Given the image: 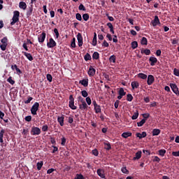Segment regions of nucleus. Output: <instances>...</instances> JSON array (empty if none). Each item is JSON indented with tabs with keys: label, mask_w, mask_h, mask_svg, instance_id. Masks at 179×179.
I'll return each instance as SVG.
<instances>
[{
	"label": "nucleus",
	"mask_w": 179,
	"mask_h": 179,
	"mask_svg": "<svg viewBox=\"0 0 179 179\" xmlns=\"http://www.w3.org/2000/svg\"><path fill=\"white\" fill-rule=\"evenodd\" d=\"M92 45L94 47H96V45H97V34H96V33L94 34V38L92 40Z\"/></svg>",
	"instance_id": "26"
},
{
	"label": "nucleus",
	"mask_w": 179,
	"mask_h": 179,
	"mask_svg": "<svg viewBox=\"0 0 179 179\" xmlns=\"http://www.w3.org/2000/svg\"><path fill=\"white\" fill-rule=\"evenodd\" d=\"M131 87L133 90L138 89L139 87V83L138 81L131 82Z\"/></svg>",
	"instance_id": "27"
},
{
	"label": "nucleus",
	"mask_w": 179,
	"mask_h": 179,
	"mask_svg": "<svg viewBox=\"0 0 179 179\" xmlns=\"http://www.w3.org/2000/svg\"><path fill=\"white\" fill-rule=\"evenodd\" d=\"M77 40L78 41V46L82 47L83 45V36H82V34L78 33L77 34Z\"/></svg>",
	"instance_id": "8"
},
{
	"label": "nucleus",
	"mask_w": 179,
	"mask_h": 179,
	"mask_svg": "<svg viewBox=\"0 0 179 179\" xmlns=\"http://www.w3.org/2000/svg\"><path fill=\"white\" fill-rule=\"evenodd\" d=\"M79 10H83L84 12L86 11V7L82 3H80L78 6Z\"/></svg>",
	"instance_id": "48"
},
{
	"label": "nucleus",
	"mask_w": 179,
	"mask_h": 179,
	"mask_svg": "<svg viewBox=\"0 0 179 179\" xmlns=\"http://www.w3.org/2000/svg\"><path fill=\"white\" fill-rule=\"evenodd\" d=\"M25 121H27V122H30V121H31V115L25 117Z\"/></svg>",
	"instance_id": "64"
},
{
	"label": "nucleus",
	"mask_w": 179,
	"mask_h": 179,
	"mask_svg": "<svg viewBox=\"0 0 179 179\" xmlns=\"http://www.w3.org/2000/svg\"><path fill=\"white\" fill-rule=\"evenodd\" d=\"M20 16V13L18 10H15L13 12V16L12 19V22H10V25L13 26L15 23H17L19 22V17Z\"/></svg>",
	"instance_id": "1"
},
{
	"label": "nucleus",
	"mask_w": 179,
	"mask_h": 179,
	"mask_svg": "<svg viewBox=\"0 0 179 179\" xmlns=\"http://www.w3.org/2000/svg\"><path fill=\"white\" fill-rule=\"evenodd\" d=\"M69 106L70 107V108H71V110H76V108H78V107L75 106V99L73 98V95L69 96Z\"/></svg>",
	"instance_id": "3"
},
{
	"label": "nucleus",
	"mask_w": 179,
	"mask_h": 179,
	"mask_svg": "<svg viewBox=\"0 0 179 179\" xmlns=\"http://www.w3.org/2000/svg\"><path fill=\"white\" fill-rule=\"evenodd\" d=\"M141 157H142V151H138L136 153L135 157H133V160H139Z\"/></svg>",
	"instance_id": "15"
},
{
	"label": "nucleus",
	"mask_w": 179,
	"mask_h": 179,
	"mask_svg": "<svg viewBox=\"0 0 179 179\" xmlns=\"http://www.w3.org/2000/svg\"><path fill=\"white\" fill-rule=\"evenodd\" d=\"M132 100H134V96H132V94H128L127 95V101H132Z\"/></svg>",
	"instance_id": "43"
},
{
	"label": "nucleus",
	"mask_w": 179,
	"mask_h": 179,
	"mask_svg": "<svg viewBox=\"0 0 179 179\" xmlns=\"http://www.w3.org/2000/svg\"><path fill=\"white\" fill-rule=\"evenodd\" d=\"M92 155H94V156H99V151L97 150V149H94L92 150Z\"/></svg>",
	"instance_id": "62"
},
{
	"label": "nucleus",
	"mask_w": 179,
	"mask_h": 179,
	"mask_svg": "<svg viewBox=\"0 0 179 179\" xmlns=\"http://www.w3.org/2000/svg\"><path fill=\"white\" fill-rule=\"evenodd\" d=\"M129 136H132V133H131V132H124L122 134V137L124 138V139H127V138H129Z\"/></svg>",
	"instance_id": "28"
},
{
	"label": "nucleus",
	"mask_w": 179,
	"mask_h": 179,
	"mask_svg": "<svg viewBox=\"0 0 179 179\" xmlns=\"http://www.w3.org/2000/svg\"><path fill=\"white\" fill-rule=\"evenodd\" d=\"M46 78L48 80V82H52V76H51V74H47Z\"/></svg>",
	"instance_id": "55"
},
{
	"label": "nucleus",
	"mask_w": 179,
	"mask_h": 179,
	"mask_svg": "<svg viewBox=\"0 0 179 179\" xmlns=\"http://www.w3.org/2000/svg\"><path fill=\"white\" fill-rule=\"evenodd\" d=\"M94 107V110L96 114H99V113H101V108L100 107V105H96Z\"/></svg>",
	"instance_id": "30"
},
{
	"label": "nucleus",
	"mask_w": 179,
	"mask_h": 179,
	"mask_svg": "<svg viewBox=\"0 0 179 179\" xmlns=\"http://www.w3.org/2000/svg\"><path fill=\"white\" fill-rule=\"evenodd\" d=\"M146 122L145 119H142L139 122H137L138 127H143V124Z\"/></svg>",
	"instance_id": "37"
},
{
	"label": "nucleus",
	"mask_w": 179,
	"mask_h": 179,
	"mask_svg": "<svg viewBox=\"0 0 179 179\" xmlns=\"http://www.w3.org/2000/svg\"><path fill=\"white\" fill-rule=\"evenodd\" d=\"M154 82H155V77L152 75H148V80H147V84L148 85V86L153 85Z\"/></svg>",
	"instance_id": "9"
},
{
	"label": "nucleus",
	"mask_w": 179,
	"mask_h": 179,
	"mask_svg": "<svg viewBox=\"0 0 179 179\" xmlns=\"http://www.w3.org/2000/svg\"><path fill=\"white\" fill-rule=\"evenodd\" d=\"M160 132H162V131L159 129H154L152 130V136H157L160 135Z\"/></svg>",
	"instance_id": "22"
},
{
	"label": "nucleus",
	"mask_w": 179,
	"mask_h": 179,
	"mask_svg": "<svg viewBox=\"0 0 179 179\" xmlns=\"http://www.w3.org/2000/svg\"><path fill=\"white\" fill-rule=\"evenodd\" d=\"M142 115L143 117V120H145V121L149 118V117H150V114L149 113H143Z\"/></svg>",
	"instance_id": "57"
},
{
	"label": "nucleus",
	"mask_w": 179,
	"mask_h": 179,
	"mask_svg": "<svg viewBox=\"0 0 179 179\" xmlns=\"http://www.w3.org/2000/svg\"><path fill=\"white\" fill-rule=\"evenodd\" d=\"M45 32H42V34L38 35V43H43L45 41Z\"/></svg>",
	"instance_id": "7"
},
{
	"label": "nucleus",
	"mask_w": 179,
	"mask_h": 179,
	"mask_svg": "<svg viewBox=\"0 0 179 179\" xmlns=\"http://www.w3.org/2000/svg\"><path fill=\"white\" fill-rule=\"evenodd\" d=\"M159 155L162 156V157H164L166 155V150L162 149L158 151Z\"/></svg>",
	"instance_id": "35"
},
{
	"label": "nucleus",
	"mask_w": 179,
	"mask_h": 179,
	"mask_svg": "<svg viewBox=\"0 0 179 179\" xmlns=\"http://www.w3.org/2000/svg\"><path fill=\"white\" fill-rule=\"evenodd\" d=\"M85 100H86L87 104H88V106H90V104H92V99H90V97L87 96Z\"/></svg>",
	"instance_id": "58"
},
{
	"label": "nucleus",
	"mask_w": 179,
	"mask_h": 179,
	"mask_svg": "<svg viewBox=\"0 0 179 179\" xmlns=\"http://www.w3.org/2000/svg\"><path fill=\"white\" fill-rule=\"evenodd\" d=\"M1 43L2 44H8V37L5 36L1 40Z\"/></svg>",
	"instance_id": "52"
},
{
	"label": "nucleus",
	"mask_w": 179,
	"mask_h": 179,
	"mask_svg": "<svg viewBox=\"0 0 179 179\" xmlns=\"http://www.w3.org/2000/svg\"><path fill=\"white\" fill-rule=\"evenodd\" d=\"M76 19L77 20H79V22H82V15L80 13H78L76 14Z\"/></svg>",
	"instance_id": "44"
},
{
	"label": "nucleus",
	"mask_w": 179,
	"mask_h": 179,
	"mask_svg": "<svg viewBox=\"0 0 179 179\" xmlns=\"http://www.w3.org/2000/svg\"><path fill=\"white\" fill-rule=\"evenodd\" d=\"M109 46H110V45L107 43V41L104 40L103 43H102V47L107 48V47H109Z\"/></svg>",
	"instance_id": "61"
},
{
	"label": "nucleus",
	"mask_w": 179,
	"mask_h": 179,
	"mask_svg": "<svg viewBox=\"0 0 179 179\" xmlns=\"http://www.w3.org/2000/svg\"><path fill=\"white\" fill-rule=\"evenodd\" d=\"M81 94L83 96V97H87V96H89V94H87V92L86 90H83L81 91Z\"/></svg>",
	"instance_id": "53"
},
{
	"label": "nucleus",
	"mask_w": 179,
	"mask_h": 179,
	"mask_svg": "<svg viewBox=\"0 0 179 179\" xmlns=\"http://www.w3.org/2000/svg\"><path fill=\"white\" fill-rule=\"evenodd\" d=\"M76 39L75 38H73L72 41H71V47L72 48H75L76 47Z\"/></svg>",
	"instance_id": "45"
},
{
	"label": "nucleus",
	"mask_w": 179,
	"mask_h": 179,
	"mask_svg": "<svg viewBox=\"0 0 179 179\" xmlns=\"http://www.w3.org/2000/svg\"><path fill=\"white\" fill-rule=\"evenodd\" d=\"M54 33L55 34L56 38H58L59 37V32L58 31V29L55 28L54 29Z\"/></svg>",
	"instance_id": "54"
},
{
	"label": "nucleus",
	"mask_w": 179,
	"mask_h": 179,
	"mask_svg": "<svg viewBox=\"0 0 179 179\" xmlns=\"http://www.w3.org/2000/svg\"><path fill=\"white\" fill-rule=\"evenodd\" d=\"M152 26H156L157 24H160V20L157 15L155 16L154 20L152 21Z\"/></svg>",
	"instance_id": "14"
},
{
	"label": "nucleus",
	"mask_w": 179,
	"mask_h": 179,
	"mask_svg": "<svg viewBox=\"0 0 179 179\" xmlns=\"http://www.w3.org/2000/svg\"><path fill=\"white\" fill-rule=\"evenodd\" d=\"M125 94H127V92L124 91V88H120L119 90V95L125 96Z\"/></svg>",
	"instance_id": "46"
},
{
	"label": "nucleus",
	"mask_w": 179,
	"mask_h": 179,
	"mask_svg": "<svg viewBox=\"0 0 179 179\" xmlns=\"http://www.w3.org/2000/svg\"><path fill=\"white\" fill-rule=\"evenodd\" d=\"M44 166V162L41 161L36 164L37 170H41V168Z\"/></svg>",
	"instance_id": "31"
},
{
	"label": "nucleus",
	"mask_w": 179,
	"mask_h": 179,
	"mask_svg": "<svg viewBox=\"0 0 179 179\" xmlns=\"http://www.w3.org/2000/svg\"><path fill=\"white\" fill-rule=\"evenodd\" d=\"M131 48L133 50H135V48H138V42L137 41L131 42Z\"/></svg>",
	"instance_id": "40"
},
{
	"label": "nucleus",
	"mask_w": 179,
	"mask_h": 179,
	"mask_svg": "<svg viewBox=\"0 0 179 179\" xmlns=\"http://www.w3.org/2000/svg\"><path fill=\"white\" fill-rule=\"evenodd\" d=\"M3 135H5V129H1L0 131V143H3Z\"/></svg>",
	"instance_id": "23"
},
{
	"label": "nucleus",
	"mask_w": 179,
	"mask_h": 179,
	"mask_svg": "<svg viewBox=\"0 0 179 179\" xmlns=\"http://www.w3.org/2000/svg\"><path fill=\"white\" fill-rule=\"evenodd\" d=\"M150 61V64L151 66H155V65H156V64L157 63V58L155 57H150L149 59Z\"/></svg>",
	"instance_id": "12"
},
{
	"label": "nucleus",
	"mask_w": 179,
	"mask_h": 179,
	"mask_svg": "<svg viewBox=\"0 0 179 179\" xmlns=\"http://www.w3.org/2000/svg\"><path fill=\"white\" fill-rule=\"evenodd\" d=\"M74 179H85V177L82 174H77Z\"/></svg>",
	"instance_id": "59"
},
{
	"label": "nucleus",
	"mask_w": 179,
	"mask_h": 179,
	"mask_svg": "<svg viewBox=\"0 0 179 179\" xmlns=\"http://www.w3.org/2000/svg\"><path fill=\"white\" fill-rule=\"evenodd\" d=\"M39 108L40 103L38 102H35L31 108V114H32V115H37V111H38Z\"/></svg>",
	"instance_id": "2"
},
{
	"label": "nucleus",
	"mask_w": 179,
	"mask_h": 179,
	"mask_svg": "<svg viewBox=\"0 0 179 179\" xmlns=\"http://www.w3.org/2000/svg\"><path fill=\"white\" fill-rule=\"evenodd\" d=\"M138 78H140V79H148V76L145 73H140L138 74Z\"/></svg>",
	"instance_id": "32"
},
{
	"label": "nucleus",
	"mask_w": 179,
	"mask_h": 179,
	"mask_svg": "<svg viewBox=\"0 0 179 179\" xmlns=\"http://www.w3.org/2000/svg\"><path fill=\"white\" fill-rule=\"evenodd\" d=\"M31 135H40L41 134V129L38 127H33L31 130Z\"/></svg>",
	"instance_id": "5"
},
{
	"label": "nucleus",
	"mask_w": 179,
	"mask_h": 179,
	"mask_svg": "<svg viewBox=\"0 0 179 179\" xmlns=\"http://www.w3.org/2000/svg\"><path fill=\"white\" fill-rule=\"evenodd\" d=\"M173 73H174L175 76H179V69H173Z\"/></svg>",
	"instance_id": "60"
},
{
	"label": "nucleus",
	"mask_w": 179,
	"mask_h": 179,
	"mask_svg": "<svg viewBox=\"0 0 179 179\" xmlns=\"http://www.w3.org/2000/svg\"><path fill=\"white\" fill-rule=\"evenodd\" d=\"M33 13V5H31L30 7H29V10L27 12V16H28V17L29 16H31V14Z\"/></svg>",
	"instance_id": "29"
},
{
	"label": "nucleus",
	"mask_w": 179,
	"mask_h": 179,
	"mask_svg": "<svg viewBox=\"0 0 179 179\" xmlns=\"http://www.w3.org/2000/svg\"><path fill=\"white\" fill-rule=\"evenodd\" d=\"M117 59V57H115V55H111L109 57V62H113V64H115V61Z\"/></svg>",
	"instance_id": "34"
},
{
	"label": "nucleus",
	"mask_w": 179,
	"mask_h": 179,
	"mask_svg": "<svg viewBox=\"0 0 179 179\" xmlns=\"http://www.w3.org/2000/svg\"><path fill=\"white\" fill-rule=\"evenodd\" d=\"M139 117V112L136 111L134 113V115L131 117V120H136Z\"/></svg>",
	"instance_id": "41"
},
{
	"label": "nucleus",
	"mask_w": 179,
	"mask_h": 179,
	"mask_svg": "<svg viewBox=\"0 0 179 179\" xmlns=\"http://www.w3.org/2000/svg\"><path fill=\"white\" fill-rule=\"evenodd\" d=\"M122 173H123V174H129V171H128V169H127L126 166L122 167L121 169Z\"/></svg>",
	"instance_id": "42"
},
{
	"label": "nucleus",
	"mask_w": 179,
	"mask_h": 179,
	"mask_svg": "<svg viewBox=\"0 0 179 179\" xmlns=\"http://www.w3.org/2000/svg\"><path fill=\"white\" fill-rule=\"evenodd\" d=\"M104 145V149H106V150H110L111 149V144L110 143V142L108 141H105L103 143Z\"/></svg>",
	"instance_id": "21"
},
{
	"label": "nucleus",
	"mask_w": 179,
	"mask_h": 179,
	"mask_svg": "<svg viewBox=\"0 0 179 179\" xmlns=\"http://www.w3.org/2000/svg\"><path fill=\"white\" fill-rule=\"evenodd\" d=\"M6 47H8V44L2 43L1 45H0V48L1 51H5L6 50Z\"/></svg>",
	"instance_id": "47"
},
{
	"label": "nucleus",
	"mask_w": 179,
	"mask_h": 179,
	"mask_svg": "<svg viewBox=\"0 0 179 179\" xmlns=\"http://www.w3.org/2000/svg\"><path fill=\"white\" fill-rule=\"evenodd\" d=\"M170 87H171L172 91L173 92V93H175V94H176V96H179L178 87H177V85L171 83Z\"/></svg>",
	"instance_id": "6"
},
{
	"label": "nucleus",
	"mask_w": 179,
	"mask_h": 179,
	"mask_svg": "<svg viewBox=\"0 0 179 179\" xmlns=\"http://www.w3.org/2000/svg\"><path fill=\"white\" fill-rule=\"evenodd\" d=\"M84 59H85V61H90V59H92V56H90V54L87 53V54L84 56Z\"/></svg>",
	"instance_id": "39"
},
{
	"label": "nucleus",
	"mask_w": 179,
	"mask_h": 179,
	"mask_svg": "<svg viewBox=\"0 0 179 179\" xmlns=\"http://www.w3.org/2000/svg\"><path fill=\"white\" fill-rule=\"evenodd\" d=\"M80 85H82L83 86H84V87H87V86H89V79L85 78L83 80H81L79 81Z\"/></svg>",
	"instance_id": "11"
},
{
	"label": "nucleus",
	"mask_w": 179,
	"mask_h": 179,
	"mask_svg": "<svg viewBox=\"0 0 179 179\" xmlns=\"http://www.w3.org/2000/svg\"><path fill=\"white\" fill-rule=\"evenodd\" d=\"M88 75L89 76H94V75H96V69H94V68H93L92 66L88 70Z\"/></svg>",
	"instance_id": "13"
},
{
	"label": "nucleus",
	"mask_w": 179,
	"mask_h": 179,
	"mask_svg": "<svg viewBox=\"0 0 179 179\" xmlns=\"http://www.w3.org/2000/svg\"><path fill=\"white\" fill-rule=\"evenodd\" d=\"M142 45H148V38L145 37H143L141 39Z\"/></svg>",
	"instance_id": "38"
},
{
	"label": "nucleus",
	"mask_w": 179,
	"mask_h": 179,
	"mask_svg": "<svg viewBox=\"0 0 179 179\" xmlns=\"http://www.w3.org/2000/svg\"><path fill=\"white\" fill-rule=\"evenodd\" d=\"M13 68H15L17 75H20L22 74V71L20 70V69L17 68V65L15 64V65H12L11 66V69L13 70Z\"/></svg>",
	"instance_id": "25"
},
{
	"label": "nucleus",
	"mask_w": 179,
	"mask_h": 179,
	"mask_svg": "<svg viewBox=\"0 0 179 179\" xmlns=\"http://www.w3.org/2000/svg\"><path fill=\"white\" fill-rule=\"evenodd\" d=\"M19 8L20 9H23V10H26V8H27V4H26L24 1H20L19 3Z\"/></svg>",
	"instance_id": "19"
},
{
	"label": "nucleus",
	"mask_w": 179,
	"mask_h": 179,
	"mask_svg": "<svg viewBox=\"0 0 179 179\" xmlns=\"http://www.w3.org/2000/svg\"><path fill=\"white\" fill-rule=\"evenodd\" d=\"M141 54H145V55H150L151 52L149 49H141Z\"/></svg>",
	"instance_id": "24"
},
{
	"label": "nucleus",
	"mask_w": 179,
	"mask_h": 179,
	"mask_svg": "<svg viewBox=\"0 0 179 179\" xmlns=\"http://www.w3.org/2000/svg\"><path fill=\"white\" fill-rule=\"evenodd\" d=\"M147 135L148 134H146V131H143L142 134L141 133L136 134V136H137V138H139V139H142V138H146Z\"/></svg>",
	"instance_id": "16"
},
{
	"label": "nucleus",
	"mask_w": 179,
	"mask_h": 179,
	"mask_svg": "<svg viewBox=\"0 0 179 179\" xmlns=\"http://www.w3.org/2000/svg\"><path fill=\"white\" fill-rule=\"evenodd\" d=\"M172 156H174L175 157H179V150L177 152H173Z\"/></svg>",
	"instance_id": "63"
},
{
	"label": "nucleus",
	"mask_w": 179,
	"mask_h": 179,
	"mask_svg": "<svg viewBox=\"0 0 179 179\" xmlns=\"http://www.w3.org/2000/svg\"><path fill=\"white\" fill-rule=\"evenodd\" d=\"M61 145L62 146H65L66 143V138H65L64 136L62 137L61 138Z\"/></svg>",
	"instance_id": "49"
},
{
	"label": "nucleus",
	"mask_w": 179,
	"mask_h": 179,
	"mask_svg": "<svg viewBox=\"0 0 179 179\" xmlns=\"http://www.w3.org/2000/svg\"><path fill=\"white\" fill-rule=\"evenodd\" d=\"M90 17V15H89L88 13H85L83 15V20H85V22H87Z\"/></svg>",
	"instance_id": "36"
},
{
	"label": "nucleus",
	"mask_w": 179,
	"mask_h": 179,
	"mask_svg": "<svg viewBox=\"0 0 179 179\" xmlns=\"http://www.w3.org/2000/svg\"><path fill=\"white\" fill-rule=\"evenodd\" d=\"M22 54H24V57H26L29 61H33L34 58L31 54L27 53V52H22Z\"/></svg>",
	"instance_id": "20"
},
{
	"label": "nucleus",
	"mask_w": 179,
	"mask_h": 179,
	"mask_svg": "<svg viewBox=\"0 0 179 179\" xmlns=\"http://www.w3.org/2000/svg\"><path fill=\"white\" fill-rule=\"evenodd\" d=\"M7 82H8V83H10V85H13L15 83V80H13V79H12V76H10L7 79Z\"/></svg>",
	"instance_id": "51"
},
{
	"label": "nucleus",
	"mask_w": 179,
	"mask_h": 179,
	"mask_svg": "<svg viewBox=\"0 0 179 179\" xmlns=\"http://www.w3.org/2000/svg\"><path fill=\"white\" fill-rule=\"evenodd\" d=\"M96 173L99 177H101V178H106V173H104V169H97Z\"/></svg>",
	"instance_id": "10"
},
{
	"label": "nucleus",
	"mask_w": 179,
	"mask_h": 179,
	"mask_svg": "<svg viewBox=\"0 0 179 179\" xmlns=\"http://www.w3.org/2000/svg\"><path fill=\"white\" fill-rule=\"evenodd\" d=\"M64 120H65L64 115L57 117V122H59L60 127H64Z\"/></svg>",
	"instance_id": "18"
},
{
	"label": "nucleus",
	"mask_w": 179,
	"mask_h": 179,
	"mask_svg": "<svg viewBox=\"0 0 179 179\" xmlns=\"http://www.w3.org/2000/svg\"><path fill=\"white\" fill-rule=\"evenodd\" d=\"M48 48H54V47H57V42L54 41V38H50L49 39V42L47 43Z\"/></svg>",
	"instance_id": "4"
},
{
	"label": "nucleus",
	"mask_w": 179,
	"mask_h": 179,
	"mask_svg": "<svg viewBox=\"0 0 179 179\" xmlns=\"http://www.w3.org/2000/svg\"><path fill=\"white\" fill-rule=\"evenodd\" d=\"M79 108L82 111H84V110L87 109V103L86 102H83V103L79 104Z\"/></svg>",
	"instance_id": "17"
},
{
	"label": "nucleus",
	"mask_w": 179,
	"mask_h": 179,
	"mask_svg": "<svg viewBox=\"0 0 179 179\" xmlns=\"http://www.w3.org/2000/svg\"><path fill=\"white\" fill-rule=\"evenodd\" d=\"M93 59H99L100 58V54L98 52H94L92 55Z\"/></svg>",
	"instance_id": "33"
},
{
	"label": "nucleus",
	"mask_w": 179,
	"mask_h": 179,
	"mask_svg": "<svg viewBox=\"0 0 179 179\" xmlns=\"http://www.w3.org/2000/svg\"><path fill=\"white\" fill-rule=\"evenodd\" d=\"M42 131L43 132H47L48 131V125L45 124L42 127Z\"/></svg>",
	"instance_id": "56"
},
{
	"label": "nucleus",
	"mask_w": 179,
	"mask_h": 179,
	"mask_svg": "<svg viewBox=\"0 0 179 179\" xmlns=\"http://www.w3.org/2000/svg\"><path fill=\"white\" fill-rule=\"evenodd\" d=\"M78 102L80 101V103H86V101H85V99H83V97H82V96H79L78 97Z\"/></svg>",
	"instance_id": "50"
}]
</instances>
